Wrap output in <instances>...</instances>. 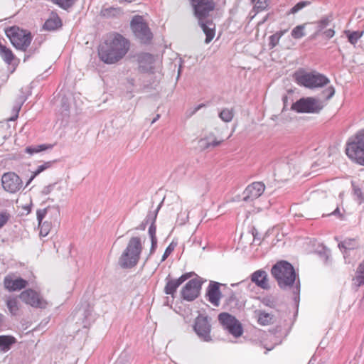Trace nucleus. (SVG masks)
Returning a JSON list of instances; mask_svg holds the SVG:
<instances>
[{"mask_svg": "<svg viewBox=\"0 0 364 364\" xmlns=\"http://www.w3.org/2000/svg\"><path fill=\"white\" fill-rule=\"evenodd\" d=\"M1 182L4 190L10 193H16L22 187L21 179L14 172L4 173Z\"/></svg>", "mask_w": 364, "mask_h": 364, "instance_id": "13", "label": "nucleus"}, {"mask_svg": "<svg viewBox=\"0 0 364 364\" xmlns=\"http://www.w3.org/2000/svg\"><path fill=\"white\" fill-rule=\"evenodd\" d=\"M193 329L197 336L204 341H211V325L207 316L199 315L195 320Z\"/></svg>", "mask_w": 364, "mask_h": 364, "instance_id": "10", "label": "nucleus"}, {"mask_svg": "<svg viewBox=\"0 0 364 364\" xmlns=\"http://www.w3.org/2000/svg\"><path fill=\"white\" fill-rule=\"evenodd\" d=\"M6 36L12 45L18 50L25 51L31 44L32 36L30 32L12 26L5 30Z\"/></svg>", "mask_w": 364, "mask_h": 364, "instance_id": "7", "label": "nucleus"}, {"mask_svg": "<svg viewBox=\"0 0 364 364\" xmlns=\"http://www.w3.org/2000/svg\"><path fill=\"white\" fill-rule=\"evenodd\" d=\"M323 34L325 35V36L326 38H331L334 36L335 31L333 29L330 28V29L325 31Z\"/></svg>", "mask_w": 364, "mask_h": 364, "instance_id": "49", "label": "nucleus"}, {"mask_svg": "<svg viewBox=\"0 0 364 364\" xmlns=\"http://www.w3.org/2000/svg\"><path fill=\"white\" fill-rule=\"evenodd\" d=\"M19 296L23 302L32 307L46 309L48 306V302L37 291L31 289L22 291Z\"/></svg>", "mask_w": 364, "mask_h": 364, "instance_id": "11", "label": "nucleus"}, {"mask_svg": "<svg viewBox=\"0 0 364 364\" xmlns=\"http://www.w3.org/2000/svg\"><path fill=\"white\" fill-rule=\"evenodd\" d=\"M103 16L107 18L116 17L120 16L122 12L120 9L114 7L105 8L101 11Z\"/></svg>", "mask_w": 364, "mask_h": 364, "instance_id": "32", "label": "nucleus"}, {"mask_svg": "<svg viewBox=\"0 0 364 364\" xmlns=\"http://www.w3.org/2000/svg\"><path fill=\"white\" fill-rule=\"evenodd\" d=\"M220 117L224 121L228 122V112L223 110L219 114Z\"/></svg>", "mask_w": 364, "mask_h": 364, "instance_id": "50", "label": "nucleus"}, {"mask_svg": "<svg viewBox=\"0 0 364 364\" xmlns=\"http://www.w3.org/2000/svg\"><path fill=\"white\" fill-rule=\"evenodd\" d=\"M306 23L298 25L294 27L291 32V36L294 39H300L306 36L305 32Z\"/></svg>", "mask_w": 364, "mask_h": 364, "instance_id": "33", "label": "nucleus"}, {"mask_svg": "<svg viewBox=\"0 0 364 364\" xmlns=\"http://www.w3.org/2000/svg\"><path fill=\"white\" fill-rule=\"evenodd\" d=\"M309 4H310L309 1H300L290 9V11L288 12V14H294Z\"/></svg>", "mask_w": 364, "mask_h": 364, "instance_id": "38", "label": "nucleus"}, {"mask_svg": "<svg viewBox=\"0 0 364 364\" xmlns=\"http://www.w3.org/2000/svg\"><path fill=\"white\" fill-rule=\"evenodd\" d=\"M52 145H46V144H41V145H36L32 146H28L26 148V152L33 155L34 154L38 153L40 151H44L48 148H52Z\"/></svg>", "mask_w": 364, "mask_h": 364, "instance_id": "37", "label": "nucleus"}, {"mask_svg": "<svg viewBox=\"0 0 364 364\" xmlns=\"http://www.w3.org/2000/svg\"><path fill=\"white\" fill-rule=\"evenodd\" d=\"M265 185L262 182H253L245 189L242 193V200L252 202L258 198L264 191Z\"/></svg>", "mask_w": 364, "mask_h": 364, "instance_id": "15", "label": "nucleus"}, {"mask_svg": "<svg viewBox=\"0 0 364 364\" xmlns=\"http://www.w3.org/2000/svg\"><path fill=\"white\" fill-rule=\"evenodd\" d=\"M294 78L298 85L309 89L321 87L329 82L326 75L318 73L297 72L294 74Z\"/></svg>", "mask_w": 364, "mask_h": 364, "instance_id": "6", "label": "nucleus"}, {"mask_svg": "<svg viewBox=\"0 0 364 364\" xmlns=\"http://www.w3.org/2000/svg\"><path fill=\"white\" fill-rule=\"evenodd\" d=\"M271 274L275 279L279 287L286 290L292 289L294 301L299 306L300 299V281L294 267L285 260H281L274 264L271 269Z\"/></svg>", "mask_w": 364, "mask_h": 364, "instance_id": "1", "label": "nucleus"}, {"mask_svg": "<svg viewBox=\"0 0 364 364\" xmlns=\"http://www.w3.org/2000/svg\"><path fill=\"white\" fill-rule=\"evenodd\" d=\"M191 275V273H186L181 276L178 279H169L167 281L164 288V292L166 294H170L172 297L174 296L178 287L187 280Z\"/></svg>", "mask_w": 364, "mask_h": 364, "instance_id": "20", "label": "nucleus"}, {"mask_svg": "<svg viewBox=\"0 0 364 364\" xmlns=\"http://www.w3.org/2000/svg\"><path fill=\"white\" fill-rule=\"evenodd\" d=\"M331 21V18L330 16H325L322 18L321 20L317 21V28L318 32L321 31L325 28H326L329 23Z\"/></svg>", "mask_w": 364, "mask_h": 364, "instance_id": "40", "label": "nucleus"}, {"mask_svg": "<svg viewBox=\"0 0 364 364\" xmlns=\"http://www.w3.org/2000/svg\"><path fill=\"white\" fill-rule=\"evenodd\" d=\"M160 118V114H156V116L151 121V124L155 123Z\"/></svg>", "mask_w": 364, "mask_h": 364, "instance_id": "53", "label": "nucleus"}, {"mask_svg": "<svg viewBox=\"0 0 364 364\" xmlns=\"http://www.w3.org/2000/svg\"><path fill=\"white\" fill-rule=\"evenodd\" d=\"M75 0H52V1L63 9H68L75 4Z\"/></svg>", "mask_w": 364, "mask_h": 364, "instance_id": "39", "label": "nucleus"}, {"mask_svg": "<svg viewBox=\"0 0 364 364\" xmlns=\"http://www.w3.org/2000/svg\"><path fill=\"white\" fill-rule=\"evenodd\" d=\"M257 314V322L261 326L269 325L272 323L273 316L266 313L264 311H258Z\"/></svg>", "mask_w": 364, "mask_h": 364, "instance_id": "28", "label": "nucleus"}, {"mask_svg": "<svg viewBox=\"0 0 364 364\" xmlns=\"http://www.w3.org/2000/svg\"><path fill=\"white\" fill-rule=\"evenodd\" d=\"M346 151L350 159L364 166V128L358 130L349 139Z\"/></svg>", "mask_w": 364, "mask_h": 364, "instance_id": "5", "label": "nucleus"}, {"mask_svg": "<svg viewBox=\"0 0 364 364\" xmlns=\"http://www.w3.org/2000/svg\"><path fill=\"white\" fill-rule=\"evenodd\" d=\"M282 101H283V103H284V108H283V110H284V109H285V108L287 107V102H288V97H287V95L283 96Z\"/></svg>", "mask_w": 364, "mask_h": 364, "instance_id": "51", "label": "nucleus"}, {"mask_svg": "<svg viewBox=\"0 0 364 364\" xmlns=\"http://www.w3.org/2000/svg\"><path fill=\"white\" fill-rule=\"evenodd\" d=\"M130 26L134 36L141 42L146 43L151 39L152 33L142 16H134L131 21Z\"/></svg>", "mask_w": 364, "mask_h": 364, "instance_id": "9", "label": "nucleus"}, {"mask_svg": "<svg viewBox=\"0 0 364 364\" xmlns=\"http://www.w3.org/2000/svg\"><path fill=\"white\" fill-rule=\"evenodd\" d=\"M63 190V186L61 183H50L48 186H44L41 191V193L43 195L46 196V195L51 193L53 191L60 192Z\"/></svg>", "mask_w": 364, "mask_h": 364, "instance_id": "29", "label": "nucleus"}, {"mask_svg": "<svg viewBox=\"0 0 364 364\" xmlns=\"http://www.w3.org/2000/svg\"><path fill=\"white\" fill-rule=\"evenodd\" d=\"M47 218L50 223H53V225L59 224L60 220V208L58 206L47 207L42 210H37V220L38 225H41V222L44 218Z\"/></svg>", "mask_w": 364, "mask_h": 364, "instance_id": "12", "label": "nucleus"}, {"mask_svg": "<svg viewBox=\"0 0 364 364\" xmlns=\"http://www.w3.org/2000/svg\"><path fill=\"white\" fill-rule=\"evenodd\" d=\"M129 48V41L122 36L115 34L109 37L100 46L98 54L104 63L114 64L124 58Z\"/></svg>", "mask_w": 364, "mask_h": 364, "instance_id": "2", "label": "nucleus"}, {"mask_svg": "<svg viewBox=\"0 0 364 364\" xmlns=\"http://www.w3.org/2000/svg\"><path fill=\"white\" fill-rule=\"evenodd\" d=\"M27 285V281L21 278H13L6 277L4 279V286L9 291L20 290Z\"/></svg>", "mask_w": 364, "mask_h": 364, "instance_id": "22", "label": "nucleus"}, {"mask_svg": "<svg viewBox=\"0 0 364 364\" xmlns=\"http://www.w3.org/2000/svg\"><path fill=\"white\" fill-rule=\"evenodd\" d=\"M202 282L198 278L190 280L182 289L181 296L187 301H193L198 297Z\"/></svg>", "mask_w": 364, "mask_h": 364, "instance_id": "14", "label": "nucleus"}, {"mask_svg": "<svg viewBox=\"0 0 364 364\" xmlns=\"http://www.w3.org/2000/svg\"><path fill=\"white\" fill-rule=\"evenodd\" d=\"M326 215L329 216V215H334V216H336L337 218H340V219H343V215L340 212V209L338 207H337L333 212H331V213L329 214H327Z\"/></svg>", "mask_w": 364, "mask_h": 364, "instance_id": "48", "label": "nucleus"}, {"mask_svg": "<svg viewBox=\"0 0 364 364\" xmlns=\"http://www.w3.org/2000/svg\"><path fill=\"white\" fill-rule=\"evenodd\" d=\"M19 109H20V108L16 109V114H15V116H14V117H12L10 119V120H11V121H14V120H15V119L18 117V113Z\"/></svg>", "mask_w": 364, "mask_h": 364, "instance_id": "52", "label": "nucleus"}, {"mask_svg": "<svg viewBox=\"0 0 364 364\" xmlns=\"http://www.w3.org/2000/svg\"><path fill=\"white\" fill-rule=\"evenodd\" d=\"M175 246L173 245V243H171L166 249L163 256L161 261H164L169 255L173 251Z\"/></svg>", "mask_w": 364, "mask_h": 364, "instance_id": "47", "label": "nucleus"}, {"mask_svg": "<svg viewBox=\"0 0 364 364\" xmlns=\"http://www.w3.org/2000/svg\"><path fill=\"white\" fill-rule=\"evenodd\" d=\"M221 141V140H218L213 135H209L205 138L201 139L198 141V145L200 149H206L220 145Z\"/></svg>", "mask_w": 364, "mask_h": 364, "instance_id": "27", "label": "nucleus"}, {"mask_svg": "<svg viewBox=\"0 0 364 364\" xmlns=\"http://www.w3.org/2000/svg\"><path fill=\"white\" fill-rule=\"evenodd\" d=\"M14 341L15 339L12 336H0V349L4 351L8 350Z\"/></svg>", "mask_w": 364, "mask_h": 364, "instance_id": "31", "label": "nucleus"}, {"mask_svg": "<svg viewBox=\"0 0 364 364\" xmlns=\"http://www.w3.org/2000/svg\"><path fill=\"white\" fill-rule=\"evenodd\" d=\"M181 70V66H180V68H179V69H178V75H180Z\"/></svg>", "mask_w": 364, "mask_h": 364, "instance_id": "57", "label": "nucleus"}, {"mask_svg": "<svg viewBox=\"0 0 364 364\" xmlns=\"http://www.w3.org/2000/svg\"><path fill=\"white\" fill-rule=\"evenodd\" d=\"M62 26V21L58 15L51 13L43 25V29L46 31H54Z\"/></svg>", "mask_w": 364, "mask_h": 364, "instance_id": "24", "label": "nucleus"}, {"mask_svg": "<svg viewBox=\"0 0 364 364\" xmlns=\"http://www.w3.org/2000/svg\"><path fill=\"white\" fill-rule=\"evenodd\" d=\"M159 208H160V205L158 206V208H156V210L154 212V213L152 215L149 214L146 217V221L148 222L150 219H151L152 223L149 228V237L151 239V245L149 253L148 254V255L146 258V260H147L149 259V257L154 252V251L157 247V238H156V225H154V221L156 218L157 213H158Z\"/></svg>", "mask_w": 364, "mask_h": 364, "instance_id": "17", "label": "nucleus"}, {"mask_svg": "<svg viewBox=\"0 0 364 364\" xmlns=\"http://www.w3.org/2000/svg\"><path fill=\"white\" fill-rule=\"evenodd\" d=\"M364 284V260L358 267L355 275L352 279V288L358 291V288Z\"/></svg>", "mask_w": 364, "mask_h": 364, "instance_id": "25", "label": "nucleus"}, {"mask_svg": "<svg viewBox=\"0 0 364 364\" xmlns=\"http://www.w3.org/2000/svg\"><path fill=\"white\" fill-rule=\"evenodd\" d=\"M243 328L241 323L236 318L229 314V333L235 338L242 336Z\"/></svg>", "mask_w": 364, "mask_h": 364, "instance_id": "23", "label": "nucleus"}, {"mask_svg": "<svg viewBox=\"0 0 364 364\" xmlns=\"http://www.w3.org/2000/svg\"><path fill=\"white\" fill-rule=\"evenodd\" d=\"M252 282L255 284L258 287L262 289L269 290L270 285L269 284L268 274L264 269H258L255 271L250 275Z\"/></svg>", "mask_w": 364, "mask_h": 364, "instance_id": "18", "label": "nucleus"}, {"mask_svg": "<svg viewBox=\"0 0 364 364\" xmlns=\"http://www.w3.org/2000/svg\"><path fill=\"white\" fill-rule=\"evenodd\" d=\"M228 115H229V122H230L232 118L233 117V114H232V112L230 110H229Z\"/></svg>", "mask_w": 364, "mask_h": 364, "instance_id": "55", "label": "nucleus"}, {"mask_svg": "<svg viewBox=\"0 0 364 364\" xmlns=\"http://www.w3.org/2000/svg\"><path fill=\"white\" fill-rule=\"evenodd\" d=\"M2 316L0 314V321H1Z\"/></svg>", "mask_w": 364, "mask_h": 364, "instance_id": "60", "label": "nucleus"}, {"mask_svg": "<svg viewBox=\"0 0 364 364\" xmlns=\"http://www.w3.org/2000/svg\"><path fill=\"white\" fill-rule=\"evenodd\" d=\"M328 259H329V255H326V262H328Z\"/></svg>", "mask_w": 364, "mask_h": 364, "instance_id": "56", "label": "nucleus"}, {"mask_svg": "<svg viewBox=\"0 0 364 364\" xmlns=\"http://www.w3.org/2000/svg\"><path fill=\"white\" fill-rule=\"evenodd\" d=\"M50 225H53V223H50L48 220H46L43 223L41 222V234L43 236H46L50 230Z\"/></svg>", "mask_w": 364, "mask_h": 364, "instance_id": "43", "label": "nucleus"}, {"mask_svg": "<svg viewBox=\"0 0 364 364\" xmlns=\"http://www.w3.org/2000/svg\"><path fill=\"white\" fill-rule=\"evenodd\" d=\"M363 32L345 31V34L347 36L348 41L352 44L355 45L358 41L362 37Z\"/></svg>", "mask_w": 364, "mask_h": 364, "instance_id": "36", "label": "nucleus"}, {"mask_svg": "<svg viewBox=\"0 0 364 364\" xmlns=\"http://www.w3.org/2000/svg\"><path fill=\"white\" fill-rule=\"evenodd\" d=\"M144 228H145V225H142L141 226V229L144 230Z\"/></svg>", "mask_w": 364, "mask_h": 364, "instance_id": "58", "label": "nucleus"}, {"mask_svg": "<svg viewBox=\"0 0 364 364\" xmlns=\"http://www.w3.org/2000/svg\"><path fill=\"white\" fill-rule=\"evenodd\" d=\"M204 106H205L204 104H200V105H197L196 107H191V108L188 109L186 112V116L188 117H192L193 114H195L199 109H200Z\"/></svg>", "mask_w": 364, "mask_h": 364, "instance_id": "46", "label": "nucleus"}, {"mask_svg": "<svg viewBox=\"0 0 364 364\" xmlns=\"http://www.w3.org/2000/svg\"><path fill=\"white\" fill-rule=\"evenodd\" d=\"M251 1H252V3H255V2L256 3L257 0H251Z\"/></svg>", "mask_w": 364, "mask_h": 364, "instance_id": "59", "label": "nucleus"}, {"mask_svg": "<svg viewBox=\"0 0 364 364\" xmlns=\"http://www.w3.org/2000/svg\"><path fill=\"white\" fill-rule=\"evenodd\" d=\"M335 94V89L333 86H329L322 91L323 97L326 100H330Z\"/></svg>", "mask_w": 364, "mask_h": 364, "instance_id": "41", "label": "nucleus"}, {"mask_svg": "<svg viewBox=\"0 0 364 364\" xmlns=\"http://www.w3.org/2000/svg\"><path fill=\"white\" fill-rule=\"evenodd\" d=\"M218 320L224 330L228 329V313L223 312L219 314Z\"/></svg>", "mask_w": 364, "mask_h": 364, "instance_id": "44", "label": "nucleus"}, {"mask_svg": "<svg viewBox=\"0 0 364 364\" xmlns=\"http://www.w3.org/2000/svg\"><path fill=\"white\" fill-rule=\"evenodd\" d=\"M9 311L12 315H17L19 311V303L16 298H10L6 301Z\"/></svg>", "mask_w": 364, "mask_h": 364, "instance_id": "34", "label": "nucleus"}, {"mask_svg": "<svg viewBox=\"0 0 364 364\" xmlns=\"http://www.w3.org/2000/svg\"><path fill=\"white\" fill-rule=\"evenodd\" d=\"M52 165L51 161L45 162L43 164H41L37 167V168L33 172L32 176L28 179L26 186L30 184V183L34 179L36 176L40 174L41 172L50 168Z\"/></svg>", "mask_w": 364, "mask_h": 364, "instance_id": "35", "label": "nucleus"}, {"mask_svg": "<svg viewBox=\"0 0 364 364\" xmlns=\"http://www.w3.org/2000/svg\"><path fill=\"white\" fill-rule=\"evenodd\" d=\"M220 283L210 282L207 289L206 295L208 301L215 306H218L221 298V292L219 289Z\"/></svg>", "mask_w": 364, "mask_h": 364, "instance_id": "19", "label": "nucleus"}, {"mask_svg": "<svg viewBox=\"0 0 364 364\" xmlns=\"http://www.w3.org/2000/svg\"><path fill=\"white\" fill-rule=\"evenodd\" d=\"M9 219V213L7 212H0V229L7 223Z\"/></svg>", "mask_w": 364, "mask_h": 364, "instance_id": "45", "label": "nucleus"}, {"mask_svg": "<svg viewBox=\"0 0 364 364\" xmlns=\"http://www.w3.org/2000/svg\"><path fill=\"white\" fill-rule=\"evenodd\" d=\"M287 29L279 31L276 32L274 34L270 36L269 37V46L270 48H274L276 46L278 45L280 38L283 35H284L287 32Z\"/></svg>", "mask_w": 364, "mask_h": 364, "instance_id": "30", "label": "nucleus"}, {"mask_svg": "<svg viewBox=\"0 0 364 364\" xmlns=\"http://www.w3.org/2000/svg\"><path fill=\"white\" fill-rule=\"evenodd\" d=\"M141 251L142 243L141 237H131L128 242L126 249L119 257V265L123 268H131L134 267L139 260Z\"/></svg>", "mask_w": 364, "mask_h": 364, "instance_id": "4", "label": "nucleus"}, {"mask_svg": "<svg viewBox=\"0 0 364 364\" xmlns=\"http://www.w3.org/2000/svg\"><path fill=\"white\" fill-rule=\"evenodd\" d=\"M139 68L142 72H152L159 62L156 58L149 53H141L138 56Z\"/></svg>", "mask_w": 364, "mask_h": 364, "instance_id": "16", "label": "nucleus"}, {"mask_svg": "<svg viewBox=\"0 0 364 364\" xmlns=\"http://www.w3.org/2000/svg\"><path fill=\"white\" fill-rule=\"evenodd\" d=\"M340 250L343 252L346 262L350 263V260H347V257L350 255V252L354 251L358 247V242L355 239H346L338 244Z\"/></svg>", "mask_w": 364, "mask_h": 364, "instance_id": "21", "label": "nucleus"}, {"mask_svg": "<svg viewBox=\"0 0 364 364\" xmlns=\"http://www.w3.org/2000/svg\"><path fill=\"white\" fill-rule=\"evenodd\" d=\"M268 1L269 0H257L255 8L257 11H264L268 7Z\"/></svg>", "mask_w": 364, "mask_h": 364, "instance_id": "42", "label": "nucleus"}, {"mask_svg": "<svg viewBox=\"0 0 364 364\" xmlns=\"http://www.w3.org/2000/svg\"><path fill=\"white\" fill-rule=\"evenodd\" d=\"M252 235L254 237V240H255L256 237L257 235V230L255 228H254L253 230H252Z\"/></svg>", "mask_w": 364, "mask_h": 364, "instance_id": "54", "label": "nucleus"}, {"mask_svg": "<svg viewBox=\"0 0 364 364\" xmlns=\"http://www.w3.org/2000/svg\"><path fill=\"white\" fill-rule=\"evenodd\" d=\"M191 4L194 15L206 36L205 43L208 44L215 36V25L209 18L210 12L213 11L215 4L213 0H191Z\"/></svg>", "mask_w": 364, "mask_h": 364, "instance_id": "3", "label": "nucleus"}, {"mask_svg": "<svg viewBox=\"0 0 364 364\" xmlns=\"http://www.w3.org/2000/svg\"><path fill=\"white\" fill-rule=\"evenodd\" d=\"M323 105L320 100L306 97H301L291 105V109L297 113H318L323 109Z\"/></svg>", "mask_w": 364, "mask_h": 364, "instance_id": "8", "label": "nucleus"}, {"mask_svg": "<svg viewBox=\"0 0 364 364\" xmlns=\"http://www.w3.org/2000/svg\"><path fill=\"white\" fill-rule=\"evenodd\" d=\"M244 282L232 284V287H236L235 291H229V304L233 303L235 306H239V302L242 298V290L239 287Z\"/></svg>", "mask_w": 364, "mask_h": 364, "instance_id": "26", "label": "nucleus"}]
</instances>
